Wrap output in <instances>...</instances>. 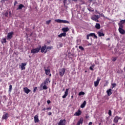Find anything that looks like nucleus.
<instances>
[{
	"label": "nucleus",
	"instance_id": "2eb2a0df",
	"mask_svg": "<svg viewBox=\"0 0 125 125\" xmlns=\"http://www.w3.org/2000/svg\"><path fill=\"white\" fill-rule=\"evenodd\" d=\"M9 117V114L8 113H6L3 114L2 117V120H7V118Z\"/></svg>",
	"mask_w": 125,
	"mask_h": 125
},
{
	"label": "nucleus",
	"instance_id": "13d9d810",
	"mask_svg": "<svg viewBox=\"0 0 125 125\" xmlns=\"http://www.w3.org/2000/svg\"><path fill=\"white\" fill-rule=\"evenodd\" d=\"M106 85H107V84H104V86H106Z\"/></svg>",
	"mask_w": 125,
	"mask_h": 125
},
{
	"label": "nucleus",
	"instance_id": "ea45409f",
	"mask_svg": "<svg viewBox=\"0 0 125 125\" xmlns=\"http://www.w3.org/2000/svg\"><path fill=\"white\" fill-rule=\"evenodd\" d=\"M38 89V87H35L33 89V92L35 93L36 91H37V90Z\"/></svg>",
	"mask_w": 125,
	"mask_h": 125
},
{
	"label": "nucleus",
	"instance_id": "e433bc0d",
	"mask_svg": "<svg viewBox=\"0 0 125 125\" xmlns=\"http://www.w3.org/2000/svg\"><path fill=\"white\" fill-rule=\"evenodd\" d=\"M50 22H51V20H49V21H46V24L47 25H49V24H50Z\"/></svg>",
	"mask_w": 125,
	"mask_h": 125
},
{
	"label": "nucleus",
	"instance_id": "4d7b16f0",
	"mask_svg": "<svg viewBox=\"0 0 125 125\" xmlns=\"http://www.w3.org/2000/svg\"><path fill=\"white\" fill-rule=\"evenodd\" d=\"M73 98H74V96H73V95H72V96H71V99H73Z\"/></svg>",
	"mask_w": 125,
	"mask_h": 125
},
{
	"label": "nucleus",
	"instance_id": "c03bdc74",
	"mask_svg": "<svg viewBox=\"0 0 125 125\" xmlns=\"http://www.w3.org/2000/svg\"><path fill=\"white\" fill-rule=\"evenodd\" d=\"M47 104H50L51 103V102L50 101V100H47Z\"/></svg>",
	"mask_w": 125,
	"mask_h": 125
},
{
	"label": "nucleus",
	"instance_id": "f3484780",
	"mask_svg": "<svg viewBox=\"0 0 125 125\" xmlns=\"http://www.w3.org/2000/svg\"><path fill=\"white\" fill-rule=\"evenodd\" d=\"M81 115H82V111L80 109H78L77 112L74 114V116H81Z\"/></svg>",
	"mask_w": 125,
	"mask_h": 125
},
{
	"label": "nucleus",
	"instance_id": "8fccbe9b",
	"mask_svg": "<svg viewBox=\"0 0 125 125\" xmlns=\"http://www.w3.org/2000/svg\"><path fill=\"white\" fill-rule=\"evenodd\" d=\"M92 125V122H90L89 123L88 125Z\"/></svg>",
	"mask_w": 125,
	"mask_h": 125
},
{
	"label": "nucleus",
	"instance_id": "a211bd4d",
	"mask_svg": "<svg viewBox=\"0 0 125 125\" xmlns=\"http://www.w3.org/2000/svg\"><path fill=\"white\" fill-rule=\"evenodd\" d=\"M34 122L36 123L40 122V120H39V116L37 115L34 116Z\"/></svg>",
	"mask_w": 125,
	"mask_h": 125
},
{
	"label": "nucleus",
	"instance_id": "f704fd0d",
	"mask_svg": "<svg viewBox=\"0 0 125 125\" xmlns=\"http://www.w3.org/2000/svg\"><path fill=\"white\" fill-rule=\"evenodd\" d=\"M95 65L93 64L89 67V69L91 70V71H93V67H94Z\"/></svg>",
	"mask_w": 125,
	"mask_h": 125
},
{
	"label": "nucleus",
	"instance_id": "a19ab883",
	"mask_svg": "<svg viewBox=\"0 0 125 125\" xmlns=\"http://www.w3.org/2000/svg\"><path fill=\"white\" fill-rule=\"evenodd\" d=\"M108 115L110 116H112V111H111V110H109V111H108Z\"/></svg>",
	"mask_w": 125,
	"mask_h": 125
},
{
	"label": "nucleus",
	"instance_id": "f8f14e48",
	"mask_svg": "<svg viewBox=\"0 0 125 125\" xmlns=\"http://www.w3.org/2000/svg\"><path fill=\"white\" fill-rule=\"evenodd\" d=\"M23 90H24L25 93H26V94H29V93H30V92H31V90H30L27 87L23 88Z\"/></svg>",
	"mask_w": 125,
	"mask_h": 125
},
{
	"label": "nucleus",
	"instance_id": "2f4dec72",
	"mask_svg": "<svg viewBox=\"0 0 125 125\" xmlns=\"http://www.w3.org/2000/svg\"><path fill=\"white\" fill-rule=\"evenodd\" d=\"M87 9L88 10H89V11H90L91 12H93V11H94V9L92 8H88Z\"/></svg>",
	"mask_w": 125,
	"mask_h": 125
},
{
	"label": "nucleus",
	"instance_id": "680f3d73",
	"mask_svg": "<svg viewBox=\"0 0 125 125\" xmlns=\"http://www.w3.org/2000/svg\"><path fill=\"white\" fill-rule=\"evenodd\" d=\"M99 125H101V123H99Z\"/></svg>",
	"mask_w": 125,
	"mask_h": 125
},
{
	"label": "nucleus",
	"instance_id": "49530a36",
	"mask_svg": "<svg viewBox=\"0 0 125 125\" xmlns=\"http://www.w3.org/2000/svg\"><path fill=\"white\" fill-rule=\"evenodd\" d=\"M48 51H49L46 49L45 51H44V53H46V52H47Z\"/></svg>",
	"mask_w": 125,
	"mask_h": 125
},
{
	"label": "nucleus",
	"instance_id": "5701e85b",
	"mask_svg": "<svg viewBox=\"0 0 125 125\" xmlns=\"http://www.w3.org/2000/svg\"><path fill=\"white\" fill-rule=\"evenodd\" d=\"M65 36H66V32H63L59 35L58 37L59 38H62V37H65Z\"/></svg>",
	"mask_w": 125,
	"mask_h": 125
},
{
	"label": "nucleus",
	"instance_id": "cd10ccee",
	"mask_svg": "<svg viewBox=\"0 0 125 125\" xmlns=\"http://www.w3.org/2000/svg\"><path fill=\"white\" fill-rule=\"evenodd\" d=\"M95 28H96V29L99 30V29H100V28H101L100 24H99V23L96 24Z\"/></svg>",
	"mask_w": 125,
	"mask_h": 125
},
{
	"label": "nucleus",
	"instance_id": "4be33fe9",
	"mask_svg": "<svg viewBox=\"0 0 125 125\" xmlns=\"http://www.w3.org/2000/svg\"><path fill=\"white\" fill-rule=\"evenodd\" d=\"M50 81L49 80V78H47L45 81L43 83L44 84L46 85V84H47V83H50Z\"/></svg>",
	"mask_w": 125,
	"mask_h": 125
},
{
	"label": "nucleus",
	"instance_id": "dca6fc26",
	"mask_svg": "<svg viewBox=\"0 0 125 125\" xmlns=\"http://www.w3.org/2000/svg\"><path fill=\"white\" fill-rule=\"evenodd\" d=\"M40 49L42 53H43V52H44L45 50L46 49V45H44V46H42Z\"/></svg>",
	"mask_w": 125,
	"mask_h": 125
},
{
	"label": "nucleus",
	"instance_id": "9d476101",
	"mask_svg": "<svg viewBox=\"0 0 125 125\" xmlns=\"http://www.w3.org/2000/svg\"><path fill=\"white\" fill-rule=\"evenodd\" d=\"M101 79L99 77H98L97 79V81L96 82H94V86L96 87L98 86V84H99V82H100V80Z\"/></svg>",
	"mask_w": 125,
	"mask_h": 125
},
{
	"label": "nucleus",
	"instance_id": "bf43d9fd",
	"mask_svg": "<svg viewBox=\"0 0 125 125\" xmlns=\"http://www.w3.org/2000/svg\"><path fill=\"white\" fill-rule=\"evenodd\" d=\"M51 76V74H49V77H50Z\"/></svg>",
	"mask_w": 125,
	"mask_h": 125
},
{
	"label": "nucleus",
	"instance_id": "de8ad7c7",
	"mask_svg": "<svg viewBox=\"0 0 125 125\" xmlns=\"http://www.w3.org/2000/svg\"><path fill=\"white\" fill-rule=\"evenodd\" d=\"M51 109V107H47L46 108V110H50Z\"/></svg>",
	"mask_w": 125,
	"mask_h": 125
},
{
	"label": "nucleus",
	"instance_id": "4c0bfd02",
	"mask_svg": "<svg viewBox=\"0 0 125 125\" xmlns=\"http://www.w3.org/2000/svg\"><path fill=\"white\" fill-rule=\"evenodd\" d=\"M43 89H44L45 90L47 89L48 87L47 86H46V85H45V84H44L43 87H42Z\"/></svg>",
	"mask_w": 125,
	"mask_h": 125
},
{
	"label": "nucleus",
	"instance_id": "bb28decb",
	"mask_svg": "<svg viewBox=\"0 0 125 125\" xmlns=\"http://www.w3.org/2000/svg\"><path fill=\"white\" fill-rule=\"evenodd\" d=\"M85 105H86V101H84L83 103L81 105V108H84Z\"/></svg>",
	"mask_w": 125,
	"mask_h": 125
},
{
	"label": "nucleus",
	"instance_id": "c85d7f7f",
	"mask_svg": "<svg viewBox=\"0 0 125 125\" xmlns=\"http://www.w3.org/2000/svg\"><path fill=\"white\" fill-rule=\"evenodd\" d=\"M52 48V46H48L46 47V49H47L48 50H49V51H50V50H51Z\"/></svg>",
	"mask_w": 125,
	"mask_h": 125
},
{
	"label": "nucleus",
	"instance_id": "39448f33",
	"mask_svg": "<svg viewBox=\"0 0 125 125\" xmlns=\"http://www.w3.org/2000/svg\"><path fill=\"white\" fill-rule=\"evenodd\" d=\"M123 28H124V26H119L118 29V31L119 33L122 35H125V30L124 29H123Z\"/></svg>",
	"mask_w": 125,
	"mask_h": 125
},
{
	"label": "nucleus",
	"instance_id": "69168bd1",
	"mask_svg": "<svg viewBox=\"0 0 125 125\" xmlns=\"http://www.w3.org/2000/svg\"><path fill=\"white\" fill-rule=\"evenodd\" d=\"M112 125H115V124H113Z\"/></svg>",
	"mask_w": 125,
	"mask_h": 125
},
{
	"label": "nucleus",
	"instance_id": "774afa93",
	"mask_svg": "<svg viewBox=\"0 0 125 125\" xmlns=\"http://www.w3.org/2000/svg\"><path fill=\"white\" fill-rule=\"evenodd\" d=\"M63 90H64V89H63Z\"/></svg>",
	"mask_w": 125,
	"mask_h": 125
},
{
	"label": "nucleus",
	"instance_id": "a18cd8bd",
	"mask_svg": "<svg viewBox=\"0 0 125 125\" xmlns=\"http://www.w3.org/2000/svg\"><path fill=\"white\" fill-rule=\"evenodd\" d=\"M66 1H67V0H63V3H64V5L66 4Z\"/></svg>",
	"mask_w": 125,
	"mask_h": 125
},
{
	"label": "nucleus",
	"instance_id": "0e129e2a",
	"mask_svg": "<svg viewBox=\"0 0 125 125\" xmlns=\"http://www.w3.org/2000/svg\"><path fill=\"white\" fill-rule=\"evenodd\" d=\"M38 104L40 105V103H38Z\"/></svg>",
	"mask_w": 125,
	"mask_h": 125
},
{
	"label": "nucleus",
	"instance_id": "412c9836",
	"mask_svg": "<svg viewBox=\"0 0 125 125\" xmlns=\"http://www.w3.org/2000/svg\"><path fill=\"white\" fill-rule=\"evenodd\" d=\"M62 31L64 33H66V32H68L69 31V28L68 27H63L62 28Z\"/></svg>",
	"mask_w": 125,
	"mask_h": 125
},
{
	"label": "nucleus",
	"instance_id": "052dcab7",
	"mask_svg": "<svg viewBox=\"0 0 125 125\" xmlns=\"http://www.w3.org/2000/svg\"><path fill=\"white\" fill-rule=\"evenodd\" d=\"M75 1H78V0H74Z\"/></svg>",
	"mask_w": 125,
	"mask_h": 125
},
{
	"label": "nucleus",
	"instance_id": "aec40b11",
	"mask_svg": "<svg viewBox=\"0 0 125 125\" xmlns=\"http://www.w3.org/2000/svg\"><path fill=\"white\" fill-rule=\"evenodd\" d=\"M106 93L108 96H110L112 94V90L111 89H109L106 91Z\"/></svg>",
	"mask_w": 125,
	"mask_h": 125
},
{
	"label": "nucleus",
	"instance_id": "37998d69",
	"mask_svg": "<svg viewBox=\"0 0 125 125\" xmlns=\"http://www.w3.org/2000/svg\"><path fill=\"white\" fill-rule=\"evenodd\" d=\"M59 46H60V47H62L63 46V43H60L59 44Z\"/></svg>",
	"mask_w": 125,
	"mask_h": 125
},
{
	"label": "nucleus",
	"instance_id": "09e8293b",
	"mask_svg": "<svg viewBox=\"0 0 125 125\" xmlns=\"http://www.w3.org/2000/svg\"><path fill=\"white\" fill-rule=\"evenodd\" d=\"M51 114H52V113H51V112H49L48 113V115L49 116H50V115H51Z\"/></svg>",
	"mask_w": 125,
	"mask_h": 125
},
{
	"label": "nucleus",
	"instance_id": "473e14b6",
	"mask_svg": "<svg viewBox=\"0 0 125 125\" xmlns=\"http://www.w3.org/2000/svg\"><path fill=\"white\" fill-rule=\"evenodd\" d=\"M112 85V89L114 88V87H116V86H117V84L116 83H112L111 84Z\"/></svg>",
	"mask_w": 125,
	"mask_h": 125
},
{
	"label": "nucleus",
	"instance_id": "1a4fd4ad",
	"mask_svg": "<svg viewBox=\"0 0 125 125\" xmlns=\"http://www.w3.org/2000/svg\"><path fill=\"white\" fill-rule=\"evenodd\" d=\"M13 34H14L13 31H12L8 33V35L7 36V40H11V39H12V35H13Z\"/></svg>",
	"mask_w": 125,
	"mask_h": 125
},
{
	"label": "nucleus",
	"instance_id": "6e6d98bb",
	"mask_svg": "<svg viewBox=\"0 0 125 125\" xmlns=\"http://www.w3.org/2000/svg\"><path fill=\"white\" fill-rule=\"evenodd\" d=\"M85 118H86V119H88V118H89V116H86L85 117Z\"/></svg>",
	"mask_w": 125,
	"mask_h": 125
},
{
	"label": "nucleus",
	"instance_id": "f257e3e1",
	"mask_svg": "<svg viewBox=\"0 0 125 125\" xmlns=\"http://www.w3.org/2000/svg\"><path fill=\"white\" fill-rule=\"evenodd\" d=\"M41 48L42 46H39L38 47L31 49V53L32 54H36V53H39V52H40V50H41Z\"/></svg>",
	"mask_w": 125,
	"mask_h": 125
},
{
	"label": "nucleus",
	"instance_id": "3c124183",
	"mask_svg": "<svg viewBox=\"0 0 125 125\" xmlns=\"http://www.w3.org/2000/svg\"><path fill=\"white\" fill-rule=\"evenodd\" d=\"M16 3H18L17 1H15L14 5H16Z\"/></svg>",
	"mask_w": 125,
	"mask_h": 125
},
{
	"label": "nucleus",
	"instance_id": "7ed1b4c3",
	"mask_svg": "<svg viewBox=\"0 0 125 125\" xmlns=\"http://www.w3.org/2000/svg\"><path fill=\"white\" fill-rule=\"evenodd\" d=\"M66 72V68H63L59 70V75L60 77H63L65 72Z\"/></svg>",
	"mask_w": 125,
	"mask_h": 125
},
{
	"label": "nucleus",
	"instance_id": "6ab92c4d",
	"mask_svg": "<svg viewBox=\"0 0 125 125\" xmlns=\"http://www.w3.org/2000/svg\"><path fill=\"white\" fill-rule=\"evenodd\" d=\"M124 23H125V20H122L120 21V22L118 23L119 26L121 27V26H122V27H124V25H123V24H124Z\"/></svg>",
	"mask_w": 125,
	"mask_h": 125
},
{
	"label": "nucleus",
	"instance_id": "603ef678",
	"mask_svg": "<svg viewBox=\"0 0 125 125\" xmlns=\"http://www.w3.org/2000/svg\"><path fill=\"white\" fill-rule=\"evenodd\" d=\"M108 83H109V82L107 81H106V84L107 85V84H108Z\"/></svg>",
	"mask_w": 125,
	"mask_h": 125
},
{
	"label": "nucleus",
	"instance_id": "72a5a7b5",
	"mask_svg": "<svg viewBox=\"0 0 125 125\" xmlns=\"http://www.w3.org/2000/svg\"><path fill=\"white\" fill-rule=\"evenodd\" d=\"M12 90V85H10L9 88V91H10V92H11Z\"/></svg>",
	"mask_w": 125,
	"mask_h": 125
},
{
	"label": "nucleus",
	"instance_id": "f03ea898",
	"mask_svg": "<svg viewBox=\"0 0 125 125\" xmlns=\"http://www.w3.org/2000/svg\"><path fill=\"white\" fill-rule=\"evenodd\" d=\"M55 22L57 23H63L64 24H70V22L66 20H62L60 19H57L55 20Z\"/></svg>",
	"mask_w": 125,
	"mask_h": 125
},
{
	"label": "nucleus",
	"instance_id": "393cba45",
	"mask_svg": "<svg viewBox=\"0 0 125 125\" xmlns=\"http://www.w3.org/2000/svg\"><path fill=\"white\" fill-rule=\"evenodd\" d=\"M23 7H24V6L23 4H20L19 5V7L17 8V10H21V9H22V8H23Z\"/></svg>",
	"mask_w": 125,
	"mask_h": 125
},
{
	"label": "nucleus",
	"instance_id": "c756f323",
	"mask_svg": "<svg viewBox=\"0 0 125 125\" xmlns=\"http://www.w3.org/2000/svg\"><path fill=\"white\" fill-rule=\"evenodd\" d=\"M78 95L79 96H82V95H84V93L83 91H81V92L79 93Z\"/></svg>",
	"mask_w": 125,
	"mask_h": 125
},
{
	"label": "nucleus",
	"instance_id": "0eeeda50",
	"mask_svg": "<svg viewBox=\"0 0 125 125\" xmlns=\"http://www.w3.org/2000/svg\"><path fill=\"white\" fill-rule=\"evenodd\" d=\"M119 120H122V117H120L119 116H115L113 120V122L115 124H118V123H119Z\"/></svg>",
	"mask_w": 125,
	"mask_h": 125
},
{
	"label": "nucleus",
	"instance_id": "a878e982",
	"mask_svg": "<svg viewBox=\"0 0 125 125\" xmlns=\"http://www.w3.org/2000/svg\"><path fill=\"white\" fill-rule=\"evenodd\" d=\"M99 37H104V36H105V34L101 32H98L97 33Z\"/></svg>",
	"mask_w": 125,
	"mask_h": 125
},
{
	"label": "nucleus",
	"instance_id": "c9c22d12",
	"mask_svg": "<svg viewBox=\"0 0 125 125\" xmlns=\"http://www.w3.org/2000/svg\"><path fill=\"white\" fill-rule=\"evenodd\" d=\"M117 59H118V57H113L112 61L113 62H115V61H117Z\"/></svg>",
	"mask_w": 125,
	"mask_h": 125
},
{
	"label": "nucleus",
	"instance_id": "20e7f679",
	"mask_svg": "<svg viewBox=\"0 0 125 125\" xmlns=\"http://www.w3.org/2000/svg\"><path fill=\"white\" fill-rule=\"evenodd\" d=\"M89 37H92L94 39H97V36L95 35V33H91L86 35V39L89 40Z\"/></svg>",
	"mask_w": 125,
	"mask_h": 125
},
{
	"label": "nucleus",
	"instance_id": "ddd939ff",
	"mask_svg": "<svg viewBox=\"0 0 125 125\" xmlns=\"http://www.w3.org/2000/svg\"><path fill=\"white\" fill-rule=\"evenodd\" d=\"M68 93H69V89H66L65 90V91L64 92V95L62 96V98H65L66 97H67V96H68Z\"/></svg>",
	"mask_w": 125,
	"mask_h": 125
},
{
	"label": "nucleus",
	"instance_id": "79ce46f5",
	"mask_svg": "<svg viewBox=\"0 0 125 125\" xmlns=\"http://www.w3.org/2000/svg\"><path fill=\"white\" fill-rule=\"evenodd\" d=\"M4 16H5V17H7V16H8V12H6L4 13Z\"/></svg>",
	"mask_w": 125,
	"mask_h": 125
},
{
	"label": "nucleus",
	"instance_id": "9b49d317",
	"mask_svg": "<svg viewBox=\"0 0 125 125\" xmlns=\"http://www.w3.org/2000/svg\"><path fill=\"white\" fill-rule=\"evenodd\" d=\"M83 118L81 117L80 120L78 121L77 124L76 125H83Z\"/></svg>",
	"mask_w": 125,
	"mask_h": 125
},
{
	"label": "nucleus",
	"instance_id": "58836bf2",
	"mask_svg": "<svg viewBox=\"0 0 125 125\" xmlns=\"http://www.w3.org/2000/svg\"><path fill=\"white\" fill-rule=\"evenodd\" d=\"M79 49H81V50H84V48L82 46H79Z\"/></svg>",
	"mask_w": 125,
	"mask_h": 125
},
{
	"label": "nucleus",
	"instance_id": "864d4df0",
	"mask_svg": "<svg viewBox=\"0 0 125 125\" xmlns=\"http://www.w3.org/2000/svg\"><path fill=\"white\" fill-rule=\"evenodd\" d=\"M106 41H110V38H107L106 39Z\"/></svg>",
	"mask_w": 125,
	"mask_h": 125
},
{
	"label": "nucleus",
	"instance_id": "b1692460",
	"mask_svg": "<svg viewBox=\"0 0 125 125\" xmlns=\"http://www.w3.org/2000/svg\"><path fill=\"white\" fill-rule=\"evenodd\" d=\"M50 73V69H45V74L47 76H48V75H49Z\"/></svg>",
	"mask_w": 125,
	"mask_h": 125
},
{
	"label": "nucleus",
	"instance_id": "e2e57ef3",
	"mask_svg": "<svg viewBox=\"0 0 125 125\" xmlns=\"http://www.w3.org/2000/svg\"><path fill=\"white\" fill-rule=\"evenodd\" d=\"M124 22L125 23V19L124 20Z\"/></svg>",
	"mask_w": 125,
	"mask_h": 125
},
{
	"label": "nucleus",
	"instance_id": "338daca9",
	"mask_svg": "<svg viewBox=\"0 0 125 125\" xmlns=\"http://www.w3.org/2000/svg\"><path fill=\"white\" fill-rule=\"evenodd\" d=\"M85 73H86V71H85Z\"/></svg>",
	"mask_w": 125,
	"mask_h": 125
},
{
	"label": "nucleus",
	"instance_id": "4468645a",
	"mask_svg": "<svg viewBox=\"0 0 125 125\" xmlns=\"http://www.w3.org/2000/svg\"><path fill=\"white\" fill-rule=\"evenodd\" d=\"M26 65H27V63L26 62L21 63V65H20L21 67V71H23V70H25V66H26Z\"/></svg>",
	"mask_w": 125,
	"mask_h": 125
},
{
	"label": "nucleus",
	"instance_id": "6e6552de",
	"mask_svg": "<svg viewBox=\"0 0 125 125\" xmlns=\"http://www.w3.org/2000/svg\"><path fill=\"white\" fill-rule=\"evenodd\" d=\"M58 125H66V119H64L63 120H61L59 123Z\"/></svg>",
	"mask_w": 125,
	"mask_h": 125
},
{
	"label": "nucleus",
	"instance_id": "7c9ffc66",
	"mask_svg": "<svg viewBox=\"0 0 125 125\" xmlns=\"http://www.w3.org/2000/svg\"><path fill=\"white\" fill-rule=\"evenodd\" d=\"M5 42H6V39L5 38H3L2 39V41H1V43H5Z\"/></svg>",
	"mask_w": 125,
	"mask_h": 125
},
{
	"label": "nucleus",
	"instance_id": "423d86ee",
	"mask_svg": "<svg viewBox=\"0 0 125 125\" xmlns=\"http://www.w3.org/2000/svg\"><path fill=\"white\" fill-rule=\"evenodd\" d=\"M99 18H100V17L99 15H94L91 17V20L96 22H99L98 19Z\"/></svg>",
	"mask_w": 125,
	"mask_h": 125
},
{
	"label": "nucleus",
	"instance_id": "5fc2aeb1",
	"mask_svg": "<svg viewBox=\"0 0 125 125\" xmlns=\"http://www.w3.org/2000/svg\"><path fill=\"white\" fill-rule=\"evenodd\" d=\"M45 110H46V108H44L42 109V111H45Z\"/></svg>",
	"mask_w": 125,
	"mask_h": 125
}]
</instances>
